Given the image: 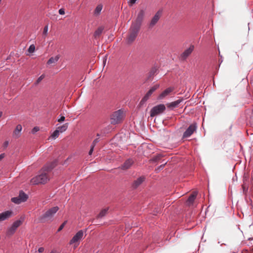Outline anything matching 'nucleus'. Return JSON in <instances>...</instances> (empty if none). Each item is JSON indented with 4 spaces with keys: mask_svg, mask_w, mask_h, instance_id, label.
I'll use <instances>...</instances> for the list:
<instances>
[{
    "mask_svg": "<svg viewBox=\"0 0 253 253\" xmlns=\"http://www.w3.org/2000/svg\"><path fill=\"white\" fill-rule=\"evenodd\" d=\"M145 179V177L144 176L138 177L133 182L132 184V188L134 189L138 188L144 181Z\"/></svg>",
    "mask_w": 253,
    "mask_h": 253,
    "instance_id": "obj_16",
    "label": "nucleus"
},
{
    "mask_svg": "<svg viewBox=\"0 0 253 253\" xmlns=\"http://www.w3.org/2000/svg\"><path fill=\"white\" fill-rule=\"evenodd\" d=\"M197 195V193L196 192H194L192 194L190 195V196L189 197V198L187 201V203L189 206H190L191 204H193Z\"/></svg>",
    "mask_w": 253,
    "mask_h": 253,
    "instance_id": "obj_20",
    "label": "nucleus"
},
{
    "mask_svg": "<svg viewBox=\"0 0 253 253\" xmlns=\"http://www.w3.org/2000/svg\"><path fill=\"white\" fill-rule=\"evenodd\" d=\"M93 149H94V147L91 146L90 149L88 153L89 155H91L92 154V153L93 151Z\"/></svg>",
    "mask_w": 253,
    "mask_h": 253,
    "instance_id": "obj_38",
    "label": "nucleus"
},
{
    "mask_svg": "<svg viewBox=\"0 0 253 253\" xmlns=\"http://www.w3.org/2000/svg\"><path fill=\"white\" fill-rule=\"evenodd\" d=\"M39 130H40V128H39V127H38V126H35V127H34L32 129V131H32V133H36V132H37V131H39Z\"/></svg>",
    "mask_w": 253,
    "mask_h": 253,
    "instance_id": "obj_32",
    "label": "nucleus"
},
{
    "mask_svg": "<svg viewBox=\"0 0 253 253\" xmlns=\"http://www.w3.org/2000/svg\"><path fill=\"white\" fill-rule=\"evenodd\" d=\"M166 110V107L164 104H159L154 106L152 108L150 111V116L154 117L157 115L162 114Z\"/></svg>",
    "mask_w": 253,
    "mask_h": 253,
    "instance_id": "obj_6",
    "label": "nucleus"
},
{
    "mask_svg": "<svg viewBox=\"0 0 253 253\" xmlns=\"http://www.w3.org/2000/svg\"><path fill=\"white\" fill-rule=\"evenodd\" d=\"M159 86L160 85L157 84L154 85L152 87H151V88L148 90V91L146 93L145 96L143 97L140 103L141 104H142L143 103L145 102L151 96L153 93L159 87Z\"/></svg>",
    "mask_w": 253,
    "mask_h": 253,
    "instance_id": "obj_11",
    "label": "nucleus"
},
{
    "mask_svg": "<svg viewBox=\"0 0 253 253\" xmlns=\"http://www.w3.org/2000/svg\"><path fill=\"white\" fill-rule=\"evenodd\" d=\"M65 119V118L64 117V116H62L60 117V119H59L58 120V122H59V123H61L62 122H63Z\"/></svg>",
    "mask_w": 253,
    "mask_h": 253,
    "instance_id": "obj_37",
    "label": "nucleus"
},
{
    "mask_svg": "<svg viewBox=\"0 0 253 253\" xmlns=\"http://www.w3.org/2000/svg\"><path fill=\"white\" fill-rule=\"evenodd\" d=\"M182 100H183L182 99H178L176 101H175L174 102H171L169 103H168L167 104V107L169 108H172V109L175 108L179 104H180L182 101Z\"/></svg>",
    "mask_w": 253,
    "mask_h": 253,
    "instance_id": "obj_19",
    "label": "nucleus"
},
{
    "mask_svg": "<svg viewBox=\"0 0 253 253\" xmlns=\"http://www.w3.org/2000/svg\"><path fill=\"white\" fill-rule=\"evenodd\" d=\"M5 156V154L4 153L1 154L0 155V161Z\"/></svg>",
    "mask_w": 253,
    "mask_h": 253,
    "instance_id": "obj_40",
    "label": "nucleus"
},
{
    "mask_svg": "<svg viewBox=\"0 0 253 253\" xmlns=\"http://www.w3.org/2000/svg\"><path fill=\"white\" fill-rule=\"evenodd\" d=\"M197 126L196 123H193L189 126L186 131L183 133V138L190 137L197 129Z\"/></svg>",
    "mask_w": 253,
    "mask_h": 253,
    "instance_id": "obj_10",
    "label": "nucleus"
},
{
    "mask_svg": "<svg viewBox=\"0 0 253 253\" xmlns=\"http://www.w3.org/2000/svg\"><path fill=\"white\" fill-rule=\"evenodd\" d=\"M103 30V28L102 27H99L94 32V37L95 38H98L102 34Z\"/></svg>",
    "mask_w": 253,
    "mask_h": 253,
    "instance_id": "obj_22",
    "label": "nucleus"
},
{
    "mask_svg": "<svg viewBox=\"0 0 253 253\" xmlns=\"http://www.w3.org/2000/svg\"><path fill=\"white\" fill-rule=\"evenodd\" d=\"M84 231L83 230L79 231L72 238L70 241V244H74V247L76 248L79 245V242L83 238Z\"/></svg>",
    "mask_w": 253,
    "mask_h": 253,
    "instance_id": "obj_7",
    "label": "nucleus"
},
{
    "mask_svg": "<svg viewBox=\"0 0 253 253\" xmlns=\"http://www.w3.org/2000/svg\"><path fill=\"white\" fill-rule=\"evenodd\" d=\"M162 14V10H159L152 18L148 24L149 29L153 28L160 19Z\"/></svg>",
    "mask_w": 253,
    "mask_h": 253,
    "instance_id": "obj_8",
    "label": "nucleus"
},
{
    "mask_svg": "<svg viewBox=\"0 0 253 253\" xmlns=\"http://www.w3.org/2000/svg\"><path fill=\"white\" fill-rule=\"evenodd\" d=\"M194 49V46L191 45L188 48L185 50L180 55L181 60L184 61L192 53Z\"/></svg>",
    "mask_w": 253,
    "mask_h": 253,
    "instance_id": "obj_13",
    "label": "nucleus"
},
{
    "mask_svg": "<svg viewBox=\"0 0 253 253\" xmlns=\"http://www.w3.org/2000/svg\"><path fill=\"white\" fill-rule=\"evenodd\" d=\"M125 117L124 111L120 109L113 112L110 115V123L112 125L121 123Z\"/></svg>",
    "mask_w": 253,
    "mask_h": 253,
    "instance_id": "obj_2",
    "label": "nucleus"
},
{
    "mask_svg": "<svg viewBox=\"0 0 253 253\" xmlns=\"http://www.w3.org/2000/svg\"><path fill=\"white\" fill-rule=\"evenodd\" d=\"M137 0H129L128 3L130 6H132L133 4H134Z\"/></svg>",
    "mask_w": 253,
    "mask_h": 253,
    "instance_id": "obj_34",
    "label": "nucleus"
},
{
    "mask_svg": "<svg viewBox=\"0 0 253 253\" xmlns=\"http://www.w3.org/2000/svg\"><path fill=\"white\" fill-rule=\"evenodd\" d=\"M102 7H103V5L102 4H98L96 6V7L95 8V9L94 11V15H96V16L100 14L101 11L102 10Z\"/></svg>",
    "mask_w": 253,
    "mask_h": 253,
    "instance_id": "obj_23",
    "label": "nucleus"
},
{
    "mask_svg": "<svg viewBox=\"0 0 253 253\" xmlns=\"http://www.w3.org/2000/svg\"><path fill=\"white\" fill-rule=\"evenodd\" d=\"M98 141H99L98 138L94 139L91 146L94 147L96 144L98 142Z\"/></svg>",
    "mask_w": 253,
    "mask_h": 253,
    "instance_id": "obj_33",
    "label": "nucleus"
},
{
    "mask_svg": "<svg viewBox=\"0 0 253 253\" xmlns=\"http://www.w3.org/2000/svg\"><path fill=\"white\" fill-rule=\"evenodd\" d=\"M58 210L59 208L57 206L49 209L39 217L40 221L41 222H44L47 220H51Z\"/></svg>",
    "mask_w": 253,
    "mask_h": 253,
    "instance_id": "obj_4",
    "label": "nucleus"
},
{
    "mask_svg": "<svg viewBox=\"0 0 253 253\" xmlns=\"http://www.w3.org/2000/svg\"><path fill=\"white\" fill-rule=\"evenodd\" d=\"M8 145V141H5L3 144V147L5 149Z\"/></svg>",
    "mask_w": 253,
    "mask_h": 253,
    "instance_id": "obj_35",
    "label": "nucleus"
},
{
    "mask_svg": "<svg viewBox=\"0 0 253 253\" xmlns=\"http://www.w3.org/2000/svg\"><path fill=\"white\" fill-rule=\"evenodd\" d=\"M156 72V69L152 68L148 73V78L149 79L155 75Z\"/></svg>",
    "mask_w": 253,
    "mask_h": 253,
    "instance_id": "obj_27",
    "label": "nucleus"
},
{
    "mask_svg": "<svg viewBox=\"0 0 253 253\" xmlns=\"http://www.w3.org/2000/svg\"><path fill=\"white\" fill-rule=\"evenodd\" d=\"M108 210V208H106V209H103L100 212V213L98 214V215H97V217L98 218H102L103 217L105 216L106 215L107 213Z\"/></svg>",
    "mask_w": 253,
    "mask_h": 253,
    "instance_id": "obj_25",
    "label": "nucleus"
},
{
    "mask_svg": "<svg viewBox=\"0 0 253 253\" xmlns=\"http://www.w3.org/2000/svg\"><path fill=\"white\" fill-rule=\"evenodd\" d=\"M68 124L67 123L63 125L62 126L57 127V129L60 132H63L65 131L68 128Z\"/></svg>",
    "mask_w": 253,
    "mask_h": 253,
    "instance_id": "obj_24",
    "label": "nucleus"
},
{
    "mask_svg": "<svg viewBox=\"0 0 253 253\" xmlns=\"http://www.w3.org/2000/svg\"><path fill=\"white\" fill-rule=\"evenodd\" d=\"M160 157H160V156H157V157H156V158H155V161H157V160H159V159H160Z\"/></svg>",
    "mask_w": 253,
    "mask_h": 253,
    "instance_id": "obj_41",
    "label": "nucleus"
},
{
    "mask_svg": "<svg viewBox=\"0 0 253 253\" xmlns=\"http://www.w3.org/2000/svg\"><path fill=\"white\" fill-rule=\"evenodd\" d=\"M44 250V249L43 247H41L39 249L38 251L39 253H42Z\"/></svg>",
    "mask_w": 253,
    "mask_h": 253,
    "instance_id": "obj_39",
    "label": "nucleus"
},
{
    "mask_svg": "<svg viewBox=\"0 0 253 253\" xmlns=\"http://www.w3.org/2000/svg\"><path fill=\"white\" fill-rule=\"evenodd\" d=\"M140 28L130 25L129 29L127 36L126 38V42L127 44L132 43L136 39Z\"/></svg>",
    "mask_w": 253,
    "mask_h": 253,
    "instance_id": "obj_3",
    "label": "nucleus"
},
{
    "mask_svg": "<svg viewBox=\"0 0 253 253\" xmlns=\"http://www.w3.org/2000/svg\"><path fill=\"white\" fill-rule=\"evenodd\" d=\"M22 126L21 125H18L13 131V136L16 138H19L20 136V133L22 130Z\"/></svg>",
    "mask_w": 253,
    "mask_h": 253,
    "instance_id": "obj_18",
    "label": "nucleus"
},
{
    "mask_svg": "<svg viewBox=\"0 0 253 253\" xmlns=\"http://www.w3.org/2000/svg\"><path fill=\"white\" fill-rule=\"evenodd\" d=\"M59 13L61 15H63L65 14V11L63 8H61L59 10Z\"/></svg>",
    "mask_w": 253,
    "mask_h": 253,
    "instance_id": "obj_36",
    "label": "nucleus"
},
{
    "mask_svg": "<svg viewBox=\"0 0 253 253\" xmlns=\"http://www.w3.org/2000/svg\"><path fill=\"white\" fill-rule=\"evenodd\" d=\"M22 222L23 220H17L14 222L11 226L8 229L7 234L10 236L13 235L16 229L22 224Z\"/></svg>",
    "mask_w": 253,
    "mask_h": 253,
    "instance_id": "obj_12",
    "label": "nucleus"
},
{
    "mask_svg": "<svg viewBox=\"0 0 253 253\" xmlns=\"http://www.w3.org/2000/svg\"><path fill=\"white\" fill-rule=\"evenodd\" d=\"M50 253H56L55 251H52Z\"/></svg>",
    "mask_w": 253,
    "mask_h": 253,
    "instance_id": "obj_43",
    "label": "nucleus"
},
{
    "mask_svg": "<svg viewBox=\"0 0 253 253\" xmlns=\"http://www.w3.org/2000/svg\"><path fill=\"white\" fill-rule=\"evenodd\" d=\"M163 167H164V165H161V168H163Z\"/></svg>",
    "mask_w": 253,
    "mask_h": 253,
    "instance_id": "obj_44",
    "label": "nucleus"
},
{
    "mask_svg": "<svg viewBox=\"0 0 253 253\" xmlns=\"http://www.w3.org/2000/svg\"><path fill=\"white\" fill-rule=\"evenodd\" d=\"M60 57V55L59 54L57 55L55 57H51L47 61V64L48 65L54 64L58 61Z\"/></svg>",
    "mask_w": 253,
    "mask_h": 253,
    "instance_id": "obj_21",
    "label": "nucleus"
},
{
    "mask_svg": "<svg viewBox=\"0 0 253 253\" xmlns=\"http://www.w3.org/2000/svg\"><path fill=\"white\" fill-rule=\"evenodd\" d=\"M67 222V221H65L60 226V227H59V228L58 229V230L57 231L58 232H60L61 231L63 228H64V227L65 226V225L66 224Z\"/></svg>",
    "mask_w": 253,
    "mask_h": 253,
    "instance_id": "obj_30",
    "label": "nucleus"
},
{
    "mask_svg": "<svg viewBox=\"0 0 253 253\" xmlns=\"http://www.w3.org/2000/svg\"><path fill=\"white\" fill-rule=\"evenodd\" d=\"M35 50V46L34 44H31L29 48H28V51L30 53H33Z\"/></svg>",
    "mask_w": 253,
    "mask_h": 253,
    "instance_id": "obj_29",
    "label": "nucleus"
},
{
    "mask_svg": "<svg viewBox=\"0 0 253 253\" xmlns=\"http://www.w3.org/2000/svg\"><path fill=\"white\" fill-rule=\"evenodd\" d=\"M28 199V196L23 191H20L18 197L11 198V201L16 204L26 201Z\"/></svg>",
    "mask_w": 253,
    "mask_h": 253,
    "instance_id": "obj_9",
    "label": "nucleus"
},
{
    "mask_svg": "<svg viewBox=\"0 0 253 253\" xmlns=\"http://www.w3.org/2000/svg\"><path fill=\"white\" fill-rule=\"evenodd\" d=\"M145 15V9H140L136 16V19L131 23L132 25L140 28Z\"/></svg>",
    "mask_w": 253,
    "mask_h": 253,
    "instance_id": "obj_5",
    "label": "nucleus"
},
{
    "mask_svg": "<svg viewBox=\"0 0 253 253\" xmlns=\"http://www.w3.org/2000/svg\"><path fill=\"white\" fill-rule=\"evenodd\" d=\"M134 161L130 159L126 160L123 165L120 167V168L123 170H126L130 168L131 166L133 164Z\"/></svg>",
    "mask_w": 253,
    "mask_h": 253,
    "instance_id": "obj_15",
    "label": "nucleus"
},
{
    "mask_svg": "<svg viewBox=\"0 0 253 253\" xmlns=\"http://www.w3.org/2000/svg\"><path fill=\"white\" fill-rule=\"evenodd\" d=\"M56 165V160L47 164L41 170V174L33 178L31 180V182L33 184H44L47 182L49 179L48 173L51 171Z\"/></svg>",
    "mask_w": 253,
    "mask_h": 253,
    "instance_id": "obj_1",
    "label": "nucleus"
},
{
    "mask_svg": "<svg viewBox=\"0 0 253 253\" xmlns=\"http://www.w3.org/2000/svg\"><path fill=\"white\" fill-rule=\"evenodd\" d=\"M173 90V87H168L163 91L158 97V99L162 100L166 96L169 95L170 93Z\"/></svg>",
    "mask_w": 253,
    "mask_h": 253,
    "instance_id": "obj_14",
    "label": "nucleus"
},
{
    "mask_svg": "<svg viewBox=\"0 0 253 253\" xmlns=\"http://www.w3.org/2000/svg\"><path fill=\"white\" fill-rule=\"evenodd\" d=\"M2 112H0V118L2 116Z\"/></svg>",
    "mask_w": 253,
    "mask_h": 253,
    "instance_id": "obj_42",
    "label": "nucleus"
},
{
    "mask_svg": "<svg viewBox=\"0 0 253 253\" xmlns=\"http://www.w3.org/2000/svg\"><path fill=\"white\" fill-rule=\"evenodd\" d=\"M12 211H9L0 213V222L10 217Z\"/></svg>",
    "mask_w": 253,
    "mask_h": 253,
    "instance_id": "obj_17",
    "label": "nucleus"
},
{
    "mask_svg": "<svg viewBox=\"0 0 253 253\" xmlns=\"http://www.w3.org/2000/svg\"><path fill=\"white\" fill-rule=\"evenodd\" d=\"M44 76L43 75H41L38 79L36 81V84H39L41 81L44 78Z\"/></svg>",
    "mask_w": 253,
    "mask_h": 253,
    "instance_id": "obj_31",
    "label": "nucleus"
},
{
    "mask_svg": "<svg viewBox=\"0 0 253 253\" xmlns=\"http://www.w3.org/2000/svg\"><path fill=\"white\" fill-rule=\"evenodd\" d=\"M60 132L57 130H55L51 134V137L54 139L58 137L59 136Z\"/></svg>",
    "mask_w": 253,
    "mask_h": 253,
    "instance_id": "obj_28",
    "label": "nucleus"
},
{
    "mask_svg": "<svg viewBox=\"0 0 253 253\" xmlns=\"http://www.w3.org/2000/svg\"><path fill=\"white\" fill-rule=\"evenodd\" d=\"M48 29V25L45 26L43 28V32H42V37L44 39H45V38L47 36Z\"/></svg>",
    "mask_w": 253,
    "mask_h": 253,
    "instance_id": "obj_26",
    "label": "nucleus"
}]
</instances>
